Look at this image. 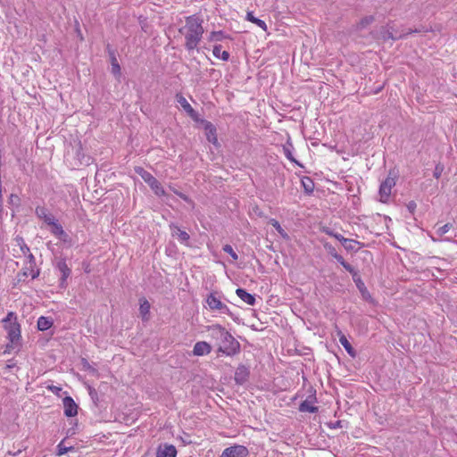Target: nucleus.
Returning a JSON list of instances; mask_svg holds the SVG:
<instances>
[{"label": "nucleus", "mask_w": 457, "mask_h": 457, "mask_svg": "<svg viewBox=\"0 0 457 457\" xmlns=\"http://www.w3.org/2000/svg\"><path fill=\"white\" fill-rule=\"evenodd\" d=\"M185 25L179 29V33L185 37V47L187 51L197 48L204 29L203 28V20L195 15L186 18Z\"/></svg>", "instance_id": "nucleus-1"}, {"label": "nucleus", "mask_w": 457, "mask_h": 457, "mask_svg": "<svg viewBox=\"0 0 457 457\" xmlns=\"http://www.w3.org/2000/svg\"><path fill=\"white\" fill-rule=\"evenodd\" d=\"M211 337L218 342V352L228 356L235 355L239 352L240 345L234 337L222 326L212 325L208 328Z\"/></svg>", "instance_id": "nucleus-2"}, {"label": "nucleus", "mask_w": 457, "mask_h": 457, "mask_svg": "<svg viewBox=\"0 0 457 457\" xmlns=\"http://www.w3.org/2000/svg\"><path fill=\"white\" fill-rule=\"evenodd\" d=\"M134 170L135 172L139 175L142 179L151 187L155 195L162 196L166 194L161 183L150 172L140 166H136Z\"/></svg>", "instance_id": "nucleus-3"}, {"label": "nucleus", "mask_w": 457, "mask_h": 457, "mask_svg": "<svg viewBox=\"0 0 457 457\" xmlns=\"http://www.w3.org/2000/svg\"><path fill=\"white\" fill-rule=\"evenodd\" d=\"M421 32V29H408L406 31H403V33L398 34L393 27L387 25L386 27H382L380 29L379 34L380 38L383 41L392 39L394 41L398 40L400 38L406 37L408 35L412 33H420Z\"/></svg>", "instance_id": "nucleus-4"}, {"label": "nucleus", "mask_w": 457, "mask_h": 457, "mask_svg": "<svg viewBox=\"0 0 457 457\" xmlns=\"http://www.w3.org/2000/svg\"><path fill=\"white\" fill-rule=\"evenodd\" d=\"M206 303L212 311H218L222 314H230L228 307L214 293L208 295Z\"/></svg>", "instance_id": "nucleus-5"}, {"label": "nucleus", "mask_w": 457, "mask_h": 457, "mask_svg": "<svg viewBox=\"0 0 457 457\" xmlns=\"http://www.w3.org/2000/svg\"><path fill=\"white\" fill-rule=\"evenodd\" d=\"M395 185V179L388 176L380 185L379 196L382 203H386L390 195L391 190Z\"/></svg>", "instance_id": "nucleus-6"}, {"label": "nucleus", "mask_w": 457, "mask_h": 457, "mask_svg": "<svg viewBox=\"0 0 457 457\" xmlns=\"http://www.w3.org/2000/svg\"><path fill=\"white\" fill-rule=\"evenodd\" d=\"M4 328L8 333V338L12 345H17L21 339V326L14 320L10 324L4 325Z\"/></svg>", "instance_id": "nucleus-7"}, {"label": "nucleus", "mask_w": 457, "mask_h": 457, "mask_svg": "<svg viewBox=\"0 0 457 457\" xmlns=\"http://www.w3.org/2000/svg\"><path fill=\"white\" fill-rule=\"evenodd\" d=\"M248 450L244 445H234L226 448L220 457H245Z\"/></svg>", "instance_id": "nucleus-8"}, {"label": "nucleus", "mask_w": 457, "mask_h": 457, "mask_svg": "<svg viewBox=\"0 0 457 457\" xmlns=\"http://www.w3.org/2000/svg\"><path fill=\"white\" fill-rule=\"evenodd\" d=\"M56 268L62 274L60 278V287L64 288L66 287V280L70 277L71 270L68 267L66 261L64 259H61L56 263Z\"/></svg>", "instance_id": "nucleus-9"}, {"label": "nucleus", "mask_w": 457, "mask_h": 457, "mask_svg": "<svg viewBox=\"0 0 457 457\" xmlns=\"http://www.w3.org/2000/svg\"><path fill=\"white\" fill-rule=\"evenodd\" d=\"M327 233L329 236L337 239L342 244V245L345 247V249L346 251H355L356 250L355 245H358L359 242H357L353 239L345 238L342 235H340L338 233H334L332 231H328Z\"/></svg>", "instance_id": "nucleus-10"}, {"label": "nucleus", "mask_w": 457, "mask_h": 457, "mask_svg": "<svg viewBox=\"0 0 457 457\" xmlns=\"http://www.w3.org/2000/svg\"><path fill=\"white\" fill-rule=\"evenodd\" d=\"M64 415L66 417H74L78 413V405L71 396H65L62 400Z\"/></svg>", "instance_id": "nucleus-11"}, {"label": "nucleus", "mask_w": 457, "mask_h": 457, "mask_svg": "<svg viewBox=\"0 0 457 457\" xmlns=\"http://www.w3.org/2000/svg\"><path fill=\"white\" fill-rule=\"evenodd\" d=\"M249 375H250L249 368L245 365H239L237 368L236 372H235L234 378H235L236 383L238 385L245 384L248 380Z\"/></svg>", "instance_id": "nucleus-12"}, {"label": "nucleus", "mask_w": 457, "mask_h": 457, "mask_svg": "<svg viewBox=\"0 0 457 457\" xmlns=\"http://www.w3.org/2000/svg\"><path fill=\"white\" fill-rule=\"evenodd\" d=\"M177 450L172 445H160L156 451V457H176Z\"/></svg>", "instance_id": "nucleus-13"}, {"label": "nucleus", "mask_w": 457, "mask_h": 457, "mask_svg": "<svg viewBox=\"0 0 457 457\" xmlns=\"http://www.w3.org/2000/svg\"><path fill=\"white\" fill-rule=\"evenodd\" d=\"M176 100L191 118L196 119V112L181 94L176 95Z\"/></svg>", "instance_id": "nucleus-14"}, {"label": "nucleus", "mask_w": 457, "mask_h": 457, "mask_svg": "<svg viewBox=\"0 0 457 457\" xmlns=\"http://www.w3.org/2000/svg\"><path fill=\"white\" fill-rule=\"evenodd\" d=\"M36 215L40 220H43L45 223L49 225L50 223H54V220H55L54 217L48 212V210L44 206H37L36 208Z\"/></svg>", "instance_id": "nucleus-15"}, {"label": "nucleus", "mask_w": 457, "mask_h": 457, "mask_svg": "<svg viewBox=\"0 0 457 457\" xmlns=\"http://www.w3.org/2000/svg\"><path fill=\"white\" fill-rule=\"evenodd\" d=\"M211 350L212 347L207 342L200 341L194 345L193 353L196 356H203L211 353Z\"/></svg>", "instance_id": "nucleus-16"}, {"label": "nucleus", "mask_w": 457, "mask_h": 457, "mask_svg": "<svg viewBox=\"0 0 457 457\" xmlns=\"http://www.w3.org/2000/svg\"><path fill=\"white\" fill-rule=\"evenodd\" d=\"M315 398H308L302 402L299 405V411L302 412H310V413H315L318 411V407L314 406V401Z\"/></svg>", "instance_id": "nucleus-17"}, {"label": "nucleus", "mask_w": 457, "mask_h": 457, "mask_svg": "<svg viewBox=\"0 0 457 457\" xmlns=\"http://www.w3.org/2000/svg\"><path fill=\"white\" fill-rule=\"evenodd\" d=\"M236 294L243 302L246 303L249 305H254L255 297L253 295L249 294L243 288H237L236 290Z\"/></svg>", "instance_id": "nucleus-18"}, {"label": "nucleus", "mask_w": 457, "mask_h": 457, "mask_svg": "<svg viewBox=\"0 0 457 457\" xmlns=\"http://www.w3.org/2000/svg\"><path fill=\"white\" fill-rule=\"evenodd\" d=\"M170 228L172 236L177 237L178 239L182 243H186L189 240L190 237L188 233H187L184 230H181L178 226L171 224Z\"/></svg>", "instance_id": "nucleus-19"}, {"label": "nucleus", "mask_w": 457, "mask_h": 457, "mask_svg": "<svg viewBox=\"0 0 457 457\" xmlns=\"http://www.w3.org/2000/svg\"><path fill=\"white\" fill-rule=\"evenodd\" d=\"M27 270H30V276L32 279L37 278L39 276V270H35L36 260L34 255L29 252L28 253Z\"/></svg>", "instance_id": "nucleus-20"}, {"label": "nucleus", "mask_w": 457, "mask_h": 457, "mask_svg": "<svg viewBox=\"0 0 457 457\" xmlns=\"http://www.w3.org/2000/svg\"><path fill=\"white\" fill-rule=\"evenodd\" d=\"M150 303L146 299L140 300L139 312L142 320L145 321L149 320L150 318Z\"/></svg>", "instance_id": "nucleus-21"}, {"label": "nucleus", "mask_w": 457, "mask_h": 457, "mask_svg": "<svg viewBox=\"0 0 457 457\" xmlns=\"http://www.w3.org/2000/svg\"><path fill=\"white\" fill-rule=\"evenodd\" d=\"M349 273L352 275L353 280L354 281L357 288L362 295H364L367 292V289L358 271L355 269H353V272Z\"/></svg>", "instance_id": "nucleus-22"}, {"label": "nucleus", "mask_w": 457, "mask_h": 457, "mask_svg": "<svg viewBox=\"0 0 457 457\" xmlns=\"http://www.w3.org/2000/svg\"><path fill=\"white\" fill-rule=\"evenodd\" d=\"M204 129L206 131L207 140L212 144H216L217 137L215 127L211 122H207L204 126Z\"/></svg>", "instance_id": "nucleus-23"}, {"label": "nucleus", "mask_w": 457, "mask_h": 457, "mask_svg": "<svg viewBox=\"0 0 457 457\" xmlns=\"http://www.w3.org/2000/svg\"><path fill=\"white\" fill-rule=\"evenodd\" d=\"M53 325V320L50 318L41 316L37 320V328L41 331L47 330Z\"/></svg>", "instance_id": "nucleus-24"}, {"label": "nucleus", "mask_w": 457, "mask_h": 457, "mask_svg": "<svg viewBox=\"0 0 457 457\" xmlns=\"http://www.w3.org/2000/svg\"><path fill=\"white\" fill-rule=\"evenodd\" d=\"M339 342L340 344L344 346V348L345 349V351L351 355V356H354L355 355V351L354 349L353 348V346L351 345L350 342L348 341V339L346 338V337L342 334L340 332V337H339Z\"/></svg>", "instance_id": "nucleus-25"}, {"label": "nucleus", "mask_w": 457, "mask_h": 457, "mask_svg": "<svg viewBox=\"0 0 457 457\" xmlns=\"http://www.w3.org/2000/svg\"><path fill=\"white\" fill-rule=\"evenodd\" d=\"M246 20L256 24L258 27L262 29L264 31L267 30V25H266L265 21L254 17L253 14V12H248L246 13Z\"/></svg>", "instance_id": "nucleus-26"}, {"label": "nucleus", "mask_w": 457, "mask_h": 457, "mask_svg": "<svg viewBox=\"0 0 457 457\" xmlns=\"http://www.w3.org/2000/svg\"><path fill=\"white\" fill-rule=\"evenodd\" d=\"M220 45H216L213 47L212 54L216 58H220L223 61H228L229 58V54L227 51L221 50Z\"/></svg>", "instance_id": "nucleus-27"}, {"label": "nucleus", "mask_w": 457, "mask_h": 457, "mask_svg": "<svg viewBox=\"0 0 457 457\" xmlns=\"http://www.w3.org/2000/svg\"><path fill=\"white\" fill-rule=\"evenodd\" d=\"M301 183L303 187L304 192L308 195H311L314 190V183L312 179L309 177H304L302 179Z\"/></svg>", "instance_id": "nucleus-28"}, {"label": "nucleus", "mask_w": 457, "mask_h": 457, "mask_svg": "<svg viewBox=\"0 0 457 457\" xmlns=\"http://www.w3.org/2000/svg\"><path fill=\"white\" fill-rule=\"evenodd\" d=\"M110 56H111V63H112V72L114 75H120V64L117 61V58H116L113 51H110Z\"/></svg>", "instance_id": "nucleus-29"}, {"label": "nucleus", "mask_w": 457, "mask_h": 457, "mask_svg": "<svg viewBox=\"0 0 457 457\" xmlns=\"http://www.w3.org/2000/svg\"><path fill=\"white\" fill-rule=\"evenodd\" d=\"M292 149H293V145L291 143H287L286 145H283V152H284V154L285 156L289 160L291 161L292 162H295L297 164H299L297 162V161L294 158L293 156V154H292Z\"/></svg>", "instance_id": "nucleus-30"}, {"label": "nucleus", "mask_w": 457, "mask_h": 457, "mask_svg": "<svg viewBox=\"0 0 457 457\" xmlns=\"http://www.w3.org/2000/svg\"><path fill=\"white\" fill-rule=\"evenodd\" d=\"M74 447L73 446H67L65 445V442L64 440H62L58 445H57V455L58 456H61V455H63L65 454L66 453L68 452H71V451H74Z\"/></svg>", "instance_id": "nucleus-31"}, {"label": "nucleus", "mask_w": 457, "mask_h": 457, "mask_svg": "<svg viewBox=\"0 0 457 457\" xmlns=\"http://www.w3.org/2000/svg\"><path fill=\"white\" fill-rule=\"evenodd\" d=\"M374 17L372 15L366 16L362 18L360 22L357 24V29L361 30L365 28H367L369 25H370L374 21Z\"/></svg>", "instance_id": "nucleus-32"}, {"label": "nucleus", "mask_w": 457, "mask_h": 457, "mask_svg": "<svg viewBox=\"0 0 457 457\" xmlns=\"http://www.w3.org/2000/svg\"><path fill=\"white\" fill-rule=\"evenodd\" d=\"M49 226H51V232L54 236L58 237V236L65 235V231L63 230L61 224L57 223L55 220H54V223H50Z\"/></svg>", "instance_id": "nucleus-33"}, {"label": "nucleus", "mask_w": 457, "mask_h": 457, "mask_svg": "<svg viewBox=\"0 0 457 457\" xmlns=\"http://www.w3.org/2000/svg\"><path fill=\"white\" fill-rule=\"evenodd\" d=\"M333 258L336 259L348 272H353V269L354 268L346 262L340 254L335 253Z\"/></svg>", "instance_id": "nucleus-34"}, {"label": "nucleus", "mask_w": 457, "mask_h": 457, "mask_svg": "<svg viewBox=\"0 0 457 457\" xmlns=\"http://www.w3.org/2000/svg\"><path fill=\"white\" fill-rule=\"evenodd\" d=\"M453 228V224L452 223H446L445 224L444 226H441L439 227L436 231V234L438 236V237H443L445 234H446L451 228Z\"/></svg>", "instance_id": "nucleus-35"}, {"label": "nucleus", "mask_w": 457, "mask_h": 457, "mask_svg": "<svg viewBox=\"0 0 457 457\" xmlns=\"http://www.w3.org/2000/svg\"><path fill=\"white\" fill-rule=\"evenodd\" d=\"M30 276V270H27V266H25L21 271H20L18 274H17V280L18 282H22V281H25V279Z\"/></svg>", "instance_id": "nucleus-36"}, {"label": "nucleus", "mask_w": 457, "mask_h": 457, "mask_svg": "<svg viewBox=\"0 0 457 457\" xmlns=\"http://www.w3.org/2000/svg\"><path fill=\"white\" fill-rule=\"evenodd\" d=\"M222 250L225 253H228L234 261H237L238 259L237 253L234 251V249L232 248V246L230 245H225L223 246Z\"/></svg>", "instance_id": "nucleus-37"}, {"label": "nucleus", "mask_w": 457, "mask_h": 457, "mask_svg": "<svg viewBox=\"0 0 457 457\" xmlns=\"http://www.w3.org/2000/svg\"><path fill=\"white\" fill-rule=\"evenodd\" d=\"M271 225L276 228V230L283 237H287V234L285 232V230L282 228L280 224L276 220H271Z\"/></svg>", "instance_id": "nucleus-38"}, {"label": "nucleus", "mask_w": 457, "mask_h": 457, "mask_svg": "<svg viewBox=\"0 0 457 457\" xmlns=\"http://www.w3.org/2000/svg\"><path fill=\"white\" fill-rule=\"evenodd\" d=\"M14 320H17L16 314L12 312H8L7 316L3 320L4 325L10 324L11 322H13Z\"/></svg>", "instance_id": "nucleus-39"}, {"label": "nucleus", "mask_w": 457, "mask_h": 457, "mask_svg": "<svg viewBox=\"0 0 457 457\" xmlns=\"http://www.w3.org/2000/svg\"><path fill=\"white\" fill-rule=\"evenodd\" d=\"M224 38L222 31H213L211 33L210 40L220 41Z\"/></svg>", "instance_id": "nucleus-40"}, {"label": "nucleus", "mask_w": 457, "mask_h": 457, "mask_svg": "<svg viewBox=\"0 0 457 457\" xmlns=\"http://www.w3.org/2000/svg\"><path fill=\"white\" fill-rule=\"evenodd\" d=\"M443 170H444V167L441 164H437L434 170V177L436 179H439Z\"/></svg>", "instance_id": "nucleus-41"}, {"label": "nucleus", "mask_w": 457, "mask_h": 457, "mask_svg": "<svg viewBox=\"0 0 457 457\" xmlns=\"http://www.w3.org/2000/svg\"><path fill=\"white\" fill-rule=\"evenodd\" d=\"M9 203L11 204L18 205L20 203V198L17 195L12 194L9 197Z\"/></svg>", "instance_id": "nucleus-42"}, {"label": "nucleus", "mask_w": 457, "mask_h": 457, "mask_svg": "<svg viewBox=\"0 0 457 457\" xmlns=\"http://www.w3.org/2000/svg\"><path fill=\"white\" fill-rule=\"evenodd\" d=\"M325 248L328 250V253L334 257L335 253H337L335 247H333L332 245H325Z\"/></svg>", "instance_id": "nucleus-43"}, {"label": "nucleus", "mask_w": 457, "mask_h": 457, "mask_svg": "<svg viewBox=\"0 0 457 457\" xmlns=\"http://www.w3.org/2000/svg\"><path fill=\"white\" fill-rule=\"evenodd\" d=\"M407 207L409 209V211L411 212H413L415 208H416V204L413 202V201H411L408 204H407Z\"/></svg>", "instance_id": "nucleus-44"}, {"label": "nucleus", "mask_w": 457, "mask_h": 457, "mask_svg": "<svg viewBox=\"0 0 457 457\" xmlns=\"http://www.w3.org/2000/svg\"><path fill=\"white\" fill-rule=\"evenodd\" d=\"M48 389L51 390L52 392L55 393V394H58L62 390L61 387L56 386H49Z\"/></svg>", "instance_id": "nucleus-45"}, {"label": "nucleus", "mask_w": 457, "mask_h": 457, "mask_svg": "<svg viewBox=\"0 0 457 457\" xmlns=\"http://www.w3.org/2000/svg\"><path fill=\"white\" fill-rule=\"evenodd\" d=\"M21 252H22L25 255H27V254L30 252V251H29V248L26 245H24L23 246H21Z\"/></svg>", "instance_id": "nucleus-46"}, {"label": "nucleus", "mask_w": 457, "mask_h": 457, "mask_svg": "<svg viewBox=\"0 0 457 457\" xmlns=\"http://www.w3.org/2000/svg\"><path fill=\"white\" fill-rule=\"evenodd\" d=\"M58 238L61 239L62 241L63 242H67L68 241V238H69V236L68 234L65 232V235H61V236H58Z\"/></svg>", "instance_id": "nucleus-47"}, {"label": "nucleus", "mask_w": 457, "mask_h": 457, "mask_svg": "<svg viewBox=\"0 0 457 457\" xmlns=\"http://www.w3.org/2000/svg\"><path fill=\"white\" fill-rule=\"evenodd\" d=\"M3 201L0 202V219H2V213H3Z\"/></svg>", "instance_id": "nucleus-48"}, {"label": "nucleus", "mask_w": 457, "mask_h": 457, "mask_svg": "<svg viewBox=\"0 0 457 457\" xmlns=\"http://www.w3.org/2000/svg\"><path fill=\"white\" fill-rule=\"evenodd\" d=\"M2 201V182H0V202Z\"/></svg>", "instance_id": "nucleus-49"}]
</instances>
